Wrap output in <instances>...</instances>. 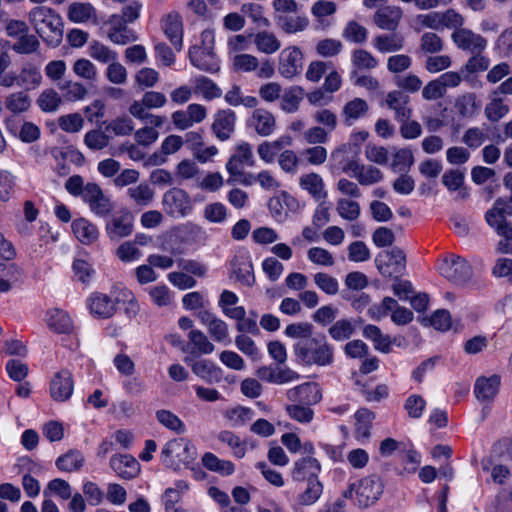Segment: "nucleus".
I'll return each instance as SVG.
<instances>
[{"label":"nucleus","mask_w":512,"mask_h":512,"mask_svg":"<svg viewBox=\"0 0 512 512\" xmlns=\"http://www.w3.org/2000/svg\"><path fill=\"white\" fill-rule=\"evenodd\" d=\"M188 57L190 63L201 71L216 73L220 70L219 60L214 49H201L198 42H194L189 48Z\"/></svg>","instance_id":"2eb2a0df"},{"label":"nucleus","mask_w":512,"mask_h":512,"mask_svg":"<svg viewBox=\"0 0 512 512\" xmlns=\"http://www.w3.org/2000/svg\"><path fill=\"white\" fill-rule=\"evenodd\" d=\"M129 199L138 207L149 206L155 197L154 190L149 184L142 182L138 185L131 186L126 191Z\"/></svg>","instance_id":"37998d69"},{"label":"nucleus","mask_w":512,"mask_h":512,"mask_svg":"<svg viewBox=\"0 0 512 512\" xmlns=\"http://www.w3.org/2000/svg\"><path fill=\"white\" fill-rule=\"evenodd\" d=\"M84 456L76 450H70L56 460V466L63 472H74L84 464Z\"/></svg>","instance_id":"5fc2aeb1"},{"label":"nucleus","mask_w":512,"mask_h":512,"mask_svg":"<svg viewBox=\"0 0 512 512\" xmlns=\"http://www.w3.org/2000/svg\"><path fill=\"white\" fill-rule=\"evenodd\" d=\"M321 391L319 385L314 382H307L295 386L287 391V398L291 402L313 405L321 400Z\"/></svg>","instance_id":"5701e85b"},{"label":"nucleus","mask_w":512,"mask_h":512,"mask_svg":"<svg viewBox=\"0 0 512 512\" xmlns=\"http://www.w3.org/2000/svg\"><path fill=\"white\" fill-rule=\"evenodd\" d=\"M162 30L175 50L180 52L183 49V23L181 16L172 12L163 17L161 22Z\"/></svg>","instance_id":"b1692460"},{"label":"nucleus","mask_w":512,"mask_h":512,"mask_svg":"<svg viewBox=\"0 0 512 512\" xmlns=\"http://www.w3.org/2000/svg\"><path fill=\"white\" fill-rule=\"evenodd\" d=\"M438 272L447 280L456 284L468 281L472 276L469 263L455 254L445 255L437 264Z\"/></svg>","instance_id":"423d86ee"},{"label":"nucleus","mask_w":512,"mask_h":512,"mask_svg":"<svg viewBox=\"0 0 512 512\" xmlns=\"http://www.w3.org/2000/svg\"><path fill=\"white\" fill-rule=\"evenodd\" d=\"M111 469L123 479H133L140 473L139 462L131 455L117 454L110 459Z\"/></svg>","instance_id":"a878e982"},{"label":"nucleus","mask_w":512,"mask_h":512,"mask_svg":"<svg viewBox=\"0 0 512 512\" xmlns=\"http://www.w3.org/2000/svg\"><path fill=\"white\" fill-rule=\"evenodd\" d=\"M233 273L239 282L244 285L251 286L254 281L253 264L250 255L245 252L236 255L232 261Z\"/></svg>","instance_id":"72a5a7b5"},{"label":"nucleus","mask_w":512,"mask_h":512,"mask_svg":"<svg viewBox=\"0 0 512 512\" xmlns=\"http://www.w3.org/2000/svg\"><path fill=\"white\" fill-rule=\"evenodd\" d=\"M162 204L166 213L176 218L185 217L192 210L190 196L179 188H172L165 192Z\"/></svg>","instance_id":"1a4fd4ad"},{"label":"nucleus","mask_w":512,"mask_h":512,"mask_svg":"<svg viewBox=\"0 0 512 512\" xmlns=\"http://www.w3.org/2000/svg\"><path fill=\"white\" fill-rule=\"evenodd\" d=\"M108 39L117 45H126L137 40V35L127 27V22L118 14L112 15L108 20Z\"/></svg>","instance_id":"aec40b11"},{"label":"nucleus","mask_w":512,"mask_h":512,"mask_svg":"<svg viewBox=\"0 0 512 512\" xmlns=\"http://www.w3.org/2000/svg\"><path fill=\"white\" fill-rule=\"evenodd\" d=\"M246 125L261 137H269L277 129L275 115L265 108L255 107L247 118Z\"/></svg>","instance_id":"f8f14e48"},{"label":"nucleus","mask_w":512,"mask_h":512,"mask_svg":"<svg viewBox=\"0 0 512 512\" xmlns=\"http://www.w3.org/2000/svg\"><path fill=\"white\" fill-rule=\"evenodd\" d=\"M196 457L194 445L185 438H175L167 441L161 449V462L168 468L179 470L188 466Z\"/></svg>","instance_id":"7ed1b4c3"},{"label":"nucleus","mask_w":512,"mask_h":512,"mask_svg":"<svg viewBox=\"0 0 512 512\" xmlns=\"http://www.w3.org/2000/svg\"><path fill=\"white\" fill-rule=\"evenodd\" d=\"M88 54L95 61L108 64L118 59V53L100 41L93 40L89 43Z\"/></svg>","instance_id":"8fccbe9b"},{"label":"nucleus","mask_w":512,"mask_h":512,"mask_svg":"<svg viewBox=\"0 0 512 512\" xmlns=\"http://www.w3.org/2000/svg\"><path fill=\"white\" fill-rule=\"evenodd\" d=\"M37 104L43 112H55L62 104V97L56 90L48 88L41 92Z\"/></svg>","instance_id":"13d9d810"},{"label":"nucleus","mask_w":512,"mask_h":512,"mask_svg":"<svg viewBox=\"0 0 512 512\" xmlns=\"http://www.w3.org/2000/svg\"><path fill=\"white\" fill-rule=\"evenodd\" d=\"M83 200L97 216H105L113 209V204L102 189L95 183H88L83 189Z\"/></svg>","instance_id":"4468645a"},{"label":"nucleus","mask_w":512,"mask_h":512,"mask_svg":"<svg viewBox=\"0 0 512 512\" xmlns=\"http://www.w3.org/2000/svg\"><path fill=\"white\" fill-rule=\"evenodd\" d=\"M324 486L320 480L304 482V488L297 494L293 509L298 511L302 507L316 504L323 494Z\"/></svg>","instance_id":"bb28decb"},{"label":"nucleus","mask_w":512,"mask_h":512,"mask_svg":"<svg viewBox=\"0 0 512 512\" xmlns=\"http://www.w3.org/2000/svg\"><path fill=\"white\" fill-rule=\"evenodd\" d=\"M166 96L157 91H148L143 94L140 100H134L130 107L129 113L136 119L146 121L154 127H162L166 122V117L149 113V109H159L166 105Z\"/></svg>","instance_id":"20e7f679"},{"label":"nucleus","mask_w":512,"mask_h":512,"mask_svg":"<svg viewBox=\"0 0 512 512\" xmlns=\"http://www.w3.org/2000/svg\"><path fill=\"white\" fill-rule=\"evenodd\" d=\"M355 70H372L378 66V60L367 50L356 49L351 54Z\"/></svg>","instance_id":"69168bd1"},{"label":"nucleus","mask_w":512,"mask_h":512,"mask_svg":"<svg viewBox=\"0 0 512 512\" xmlns=\"http://www.w3.org/2000/svg\"><path fill=\"white\" fill-rule=\"evenodd\" d=\"M42 82V75L39 67L27 64L25 65L18 75V85L26 88L27 90L36 89Z\"/></svg>","instance_id":"3c124183"},{"label":"nucleus","mask_w":512,"mask_h":512,"mask_svg":"<svg viewBox=\"0 0 512 512\" xmlns=\"http://www.w3.org/2000/svg\"><path fill=\"white\" fill-rule=\"evenodd\" d=\"M194 93L204 100L211 101L222 96L221 88L210 78L197 76L192 80Z\"/></svg>","instance_id":"a19ab883"},{"label":"nucleus","mask_w":512,"mask_h":512,"mask_svg":"<svg viewBox=\"0 0 512 512\" xmlns=\"http://www.w3.org/2000/svg\"><path fill=\"white\" fill-rule=\"evenodd\" d=\"M294 354L301 363L309 366H329L334 361L333 346L324 335L299 340L294 345Z\"/></svg>","instance_id":"f03ea898"},{"label":"nucleus","mask_w":512,"mask_h":512,"mask_svg":"<svg viewBox=\"0 0 512 512\" xmlns=\"http://www.w3.org/2000/svg\"><path fill=\"white\" fill-rule=\"evenodd\" d=\"M91 315L99 319L111 318L117 311V303L112 294L92 293L86 300Z\"/></svg>","instance_id":"dca6fc26"},{"label":"nucleus","mask_w":512,"mask_h":512,"mask_svg":"<svg viewBox=\"0 0 512 512\" xmlns=\"http://www.w3.org/2000/svg\"><path fill=\"white\" fill-rule=\"evenodd\" d=\"M28 20L39 37L49 46L56 47L63 37V21L52 8L36 6L28 13Z\"/></svg>","instance_id":"f257e3e1"},{"label":"nucleus","mask_w":512,"mask_h":512,"mask_svg":"<svg viewBox=\"0 0 512 512\" xmlns=\"http://www.w3.org/2000/svg\"><path fill=\"white\" fill-rule=\"evenodd\" d=\"M252 42L258 52L272 55L278 52L281 48L280 39L271 31L262 30L255 33L252 37Z\"/></svg>","instance_id":"e433bc0d"},{"label":"nucleus","mask_w":512,"mask_h":512,"mask_svg":"<svg viewBox=\"0 0 512 512\" xmlns=\"http://www.w3.org/2000/svg\"><path fill=\"white\" fill-rule=\"evenodd\" d=\"M414 163V155L411 149L402 148L393 156L391 168L395 173H406Z\"/></svg>","instance_id":"774afa93"},{"label":"nucleus","mask_w":512,"mask_h":512,"mask_svg":"<svg viewBox=\"0 0 512 512\" xmlns=\"http://www.w3.org/2000/svg\"><path fill=\"white\" fill-rule=\"evenodd\" d=\"M402 16V9L398 6L391 5L378 9L373 16V20L380 29L394 31L397 29Z\"/></svg>","instance_id":"c85d7f7f"},{"label":"nucleus","mask_w":512,"mask_h":512,"mask_svg":"<svg viewBox=\"0 0 512 512\" xmlns=\"http://www.w3.org/2000/svg\"><path fill=\"white\" fill-rule=\"evenodd\" d=\"M133 229L134 218L129 211H120L114 214L105 226L106 235L112 241H119L130 236Z\"/></svg>","instance_id":"ddd939ff"},{"label":"nucleus","mask_w":512,"mask_h":512,"mask_svg":"<svg viewBox=\"0 0 512 512\" xmlns=\"http://www.w3.org/2000/svg\"><path fill=\"white\" fill-rule=\"evenodd\" d=\"M72 231L76 239L83 245L94 244L100 236L98 227L85 218H77L72 222Z\"/></svg>","instance_id":"7c9ffc66"},{"label":"nucleus","mask_w":512,"mask_h":512,"mask_svg":"<svg viewBox=\"0 0 512 512\" xmlns=\"http://www.w3.org/2000/svg\"><path fill=\"white\" fill-rule=\"evenodd\" d=\"M225 101L231 106L243 105L247 108H255L258 105V100L254 96L243 95L239 86H232L225 94Z\"/></svg>","instance_id":"6e6d98bb"},{"label":"nucleus","mask_w":512,"mask_h":512,"mask_svg":"<svg viewBox=\"0 0 512 512\" xmlns=\"http://www.w3.org/2000/svg\"><path fill=\"white\" fill-rule=\"evenodd\" d=\"M68 18L74 23L96 19V10L90 3H72L68 8Z\"/></svg>","instance_id":"864d4df0"},{"label":"nucleus","mask_w":512,"mask_h":512,"mask_svg":"<svg viewBox=\"0 0 512 512\" xmlns=\"http://www.w3.org/2000/svg\"><path fill=\"white\" fill-rule=\"evenodd\" d=\"M193 373L203 381L214 384L219 383L223 377V370L214 362L200 359L191 366Z\"/></svg>","instance_id":"473e14b6"},{"label":"nucleus","mask_w":512,"mask_h":512,"mask_svg":"<svg viewBox=\"0 0 512 512\" xmlns=\"http://www.w3.org/2000/svg\"><path fill=\"white\" fill-rule=\"evenodd\" d=\"M74 391V382L72 374L68 370H60L57 372L50 382V395L58 402L68 400Z\"/></svg>","instance_id":"4be33fe9"},{"label":"nucleus","mask_w":512,"mask_h":512,"mask_svg":"<svg viewBox=\"0 0 512 512\" xmlns=\"http://www.w3.org/2000/svg\"><path fill=\"white\" fill-rule=\"evenodd\" d=\"M354 418V436L356 440L360 442L367 440L371 435V426L375 418L374 413L367 408H361L355 413Z\"/></svg>","instance_id":"ea45409f"},{"label":"nucleus","mask_w":512,"mask_h":512,"mask_svg":"<svg viewBox=\"0 0 512 512\" xmlns=\"http://www.w3.org/2000/svg\"><path fill=\"white\" fill-rule=\"evenodd\" d=\"M509 112V106L504 102L501 97L493 93L489 103L485 107V115L488 120L497 122Z\"/></svg>","instance_id":"e2e57ef3"},{"label":"nucleus","mask_w":512,"mask_h":512,"mask_svg":"<svg viewBox=\"0 0 512 512\" xmlns=\"http://www.w3.org/2000/svg\"><path fill=\"white\" fill-rule=\"evenodd\" d=\"M239 301L238 296L229 290H224L218 302L223 314L228 318H242L245 313L243 306H234Z\"/></svg>","instance_id":"c03bdc74"},{"label":"nucleus","mask_w":512,"mask_h":512,"mask_svg":"<svg viewBox=\"0 0 512 512\" xmlns=\"http://www.w3.org/2000/svg\"><path fill=\"white\" fill-rule=\"evenodd\" d=\"M277 25L287 34H296L304 31L309 21L306 17L302 16H281L276 18Z\"/></svg>","instance_id":"bf43d9fd"},{"label":"nucleus","mask_w":512,"mask_h":512,"mask_svg":"<svg viewBox=\"0 0 512 512\" xmlns=\"http://www.w3.org/2000/svg\"><path fill=\"white\" fill-rule=\"evenodd\" d=\"M73 73L80 79L88 82H96L99 72L96 65L87 58H79L72 65Z\"/></svg>","instance_id":"603ef678"},{"label":"nucleus","mask_w":512,"mask_h":512,"mask_svg":"<svg viewBox=\"0 0 512 512\" xmlns=\"http://www.w3.org/2000/svg\"><path fill=\"white\" fill-rule=\"evenodd\" d=\"M196 316L215 342L226 345L231 343L229 326L224 320L209 309L198 311Z\"/></svg>","instance_id":"9d476101"},{"label":"nucleus","mask_w":512,"mask_h":512,"mask_svg":"<svg viewBox=\"0 0 512 512\" xmlns=\"http://www.w3.org/2000/svg\"><path fill=\"white\" fill-rule=\"evenodd\" d=\"M268 208L273 219L278 223H283L288 219L290 213L300 211L302 205L294 196L283 191L269 200Z\"/></svg>","instance_id":"9b49d317"},{"label":"nucleus","mask_w":512,"mask_h":512,"mask_svg":"<svg viewBox=\"0 0 512 512\" xmlns=\"http://www.w3.org/2000/svg\"><path fill=\"white\" fill-rule=\"evenodd\" d=\"M293 144V138L283 134L272 141H263L257 146L259 158L266 164H272L278 159L280 153Z\"/></svg>","instance_id":"6ab92c4d"},{"label":"nucleus","mask_w":512,"mask_h":512,"mask_svg":"<svg viewBox=\"0 0 512 512\" xmlns=\"http://www.w3.org/2000/svg\"><path fill=\"white\" fill-rule=\"evenodd\" d=\"M386 104L395 113V119L409 120L412 116V109L408 106L410 99L400 90L390 91L386 96Z\"/></svg>","instance_id":"c756f323"},{"label":"nucleus","mask_w":512,"mask_h":512,"mask_svg":"<svg viewBox=\"0 0 512 512\" xmlns=\"http://www.w3.org/2000/svg\"><path fill=\"white\" fill-rule=\"evenodd\" d=\"M20 277L21 270L16 264L0 261V292H8Z\"/></svg>","instance_id":"de8ad7c7"},{"label":"nucleus","mask_w":512,"mask_h":512,"mask_svg":"<svg viewBox=\"0 0 512 512\" xmlns=\"http://www.w3.org/2000/svg\"><path fill=\"white\" fill-rule=\"evenodd\" d=\"M201 462L206 469L218 473L221 476L232 475L235 471V466L231 461L220 459L211 452L204 453Z\"/></svg>","instance_id":"79ce46f5"},{"label":"nucleus","mask_w":512,"mask_h":512,"mask_svg":"<svg viewBox=\"0 0 512 512\" xmlns=\"http://www.w3.org/2000/svg\"><path fill=\"white\" fill-rule=\"evenodd\" d=\"M376 267L384 277H399L406 269V257L399 248L379 253L375 258Z\"/></svg>","instance_id":"6e6552de"},{"label":"nucleus","mask_w":512,"mask_h":512,"mask_svg":"<svg viewBox=\"0 0 512 512\" xmlns=\"http://www.w3.org/2000/svg\"><path fill=\"white\" fill-rule=\"evenodd\" d=\"M372 46L380 53H393L403 49L404 41L395 34H382L373 38Z\"/></svg>","instance_id":"49530a36"},{"label":"nucleus","mask_w":512,"mask_h":512,"mask_svg":"<svg viewBox=\"0 0 512 512\" xmlns=\"http://www.w3.org/2000/svg\"><path fill=\"white\" fill-rule=\"evenodd\" d=\"M443 185L450 192H457L460 198H465L467 192L463 188L464 174L458 170H448L442 177Z\"/></svg>","instance_id":"052dcab7"},{"label":"nucleus","mask_w":512,"mask_h":512,"mask_svg":"<svg viewBox=\"0 0 512 512\" xmlns=\"http://www.w3.org/2000/svg\"><path fill=\"white\" fill-rule=\"evenodd\" d=\"M355 324L352 319L342 318L335 321L328 329L329 336L337 342L350 339L355 333Z\"/></svg>","instance_id":"09e8293b"},{"label":"nucleus","mask_w":512,"mask_h":512,"mask_svg":"<svg viewBox=\"0 0 512 512\" xmlns=\"http://www.w3.org/2000/svg\"><path fill=\"white\" fill-rule=\"evenodd\" d=\"M105 77L114 85H125L128 80V72L125 66L117 59L107 64Z\"/></svg>","instance_id":"338daca9"},{"label":"nucleus","mask_w":512,"mask_h":512,"mask_svg":"<svg viewBox=\"0 0 512 512\" xmlns=\"http://www.w3.org/2000/svg\"><path fill=\"white\" fill-rule=\"evenodd\" d=\"M304 55L302 50L289 45L283 48L277 57V69L281 77L293 79L300 75L303 70Z\"/></svg>","instance_id":"0eeeda50"},{"label":"nucleus","mask_w":512,"mask_h":512,"mask_svg":"<svg viewBox=\"0 0 512 512\" xmlns=\"http://www.w3.org/2000/svg\"><path fill=\"white\" fill-rule=\"evenodd\" d=\"M46 323L50 330L55 333H70L73 329V321L69 314L59 308H52L47 311Z\"/></svg>","instance_id":"f704fd0d"},{"label":"nucleus","mask_w":512,"mask_h":512,"mask_svg":"<svg viewBox=\"0 0 512 512\" xmlns=\"http://www.w3.org/2000/svg\"><path fill=\"white\" fill-rule=\"evenodd\" d=\"M156 419L162 426L177 434H184L186 432V426L184 422L176 414L169 410H158L156 412Z\"/></svg>","instance_id":"4d7b16f0"},{"label":"nucleus","mask_w":512,"mask_h":512,"mask_svg":"<svg viewBox=\"0 0 512 512\" xmlns=\"http://www.w3.org/2000/svg\"><path fill=\"white\" fill-rule=\"evenodd\" d=\"M250 178L251 180L245 181L244 184L251 185L257 183L266 191H275L281 186L280 181L270 170H262L257 174L251 175Z\"/></svg>","instance_id":"680f3d73"},{"label":"nucleus","mask_w":512,"mask_h":512,"mask_svg":"<svg viewBox=\"0 0 512 512\" xmlns=\"http://www.w3.org/2000/svg\"><path fill=\"white\" fill-rule=\"evenodd\" d=\"M512 216V204L507 198H498L493 206L486 211L485 220L496 233L511 227L506 217Z\"/></svg>","instance_id":"f3484780"},{"label":"nucleus","mask_w":512,"mask_h":512,"mask_svg":"<svg viewBox=\"0 0 512 512\" xmlns=\"http://www.w3.org/2000/svg\"><path fill=\"white\" fill-rule=\"evenodd\" d=\"M112 297H114L117 306L124 305L125 313L129 317H135L140 311L139 303L132 291L121 285H115L111 289Z\"/></svg>","instance_id":"4c0bfd02"},{"label":"nucleus","mask_w":512,"mask_h":512,"mask_svg":"<svg viewBox=\"0 0 512 512\" xmlns=\"http://www.w3.org/2000/svg\"><path fill=\"white\" fill-rule=\"evenodd\" d=\"M336 210L341 218L348 221L356 220L361 214L359 203L346 197L337 200Z\"/></svg>","instance_id":"0e129e2a"},{"label":"nucleus","mask_w":512,"mask_h":512,"mask_svg":"<svg viewBox=\"0 0 512 512\" xmlns=\"http://www.w3.org/2000/svg\"><path fill=\"white\" fill-rule=\"evenodd\" d=\"M383 482L377 475H369L352 483L344 493L360 508H366L376 503L383 493Z\"/></svg>","instance_id":"39448f33"},{"label":"nucleus","mask_w":512,"mask_h":512,"mask_svg":"<svg viewBox=\"0 0 512 512\" xmlns=\"http://www.w3.org/2000/svg\"><path fill=\"white\" fill-rule=\"evenodd\" d=\"M304 98V89L294 85L287 88L281 95L280 107L285 113H295L300 107V103Z\"/></svg>","instance_id":"a18cd8bd"},{"label":"nucleus","mask_w":512,"mask_h":512,"mask_svg":"<svg viewBox=\"0 0 512 512\" xmlns=\"http://www.w3.org/2000/svg\"><path fill=\"white\" fill-rule=\"evenodd\" d=\"M500 376L491 375L477 378L474 386V394L481 402L491 401L497 395L500 386Z\"/></svg>","instance_id":"2f4dec72"},{"label":"nucleus","mask_w":512,"mask_h":512,"mask_svg":"<svg viewBox=\"0 0 512 512\" xmlns=\"http://www.w3.org/2000/svg\"><path fill=\"white\" fill-rule=\"evenodd\" d=\"M299 186L317 201H325L328 197L324 180L318 173L310 172L301 175L299 177Z\"/></svg>","instance_id":"cd10ccee"},{"label":"nucleus","mask_w":512,"mask_h":512,"mask_svg":"<svg viewBox=\"0 0 512 512\" xmlns=\"http://www.w3.org/2000/svg\"><path fill=\"white\" fill-rule=\"evenodd\" d=\"M362 335L371 341L375 350L381 353H389L392 350V339L389 335L384 334L381 329L373 324H367L363 327Z\"/></svg>","instance_id":"c9c22d12"},{"label":"nucleus","mask_w":512,"mask_h":512,"mask_svg":"<svg viewBox=\"0 0 512 512\" xmlns=\"http://www.w3.org/2000/svg\"><path fill=\"white\" fill-rule=\"evenodd\" d=\"M452 40L458 48L470 52H482L487 47L486 39L469 29L455 30L452 34Z\"/></svg>","instance_id":"393cba45"},{"label":"nucleus","mask_w":512,"mask_h":512,"mask_svg":"<svg viewBox=\"0 0 512 512\" xmlns=\"http://www.w3.org/2000/svg\"><path fill=\"white\" fill-rule=\"evenodd\" d=\"M236 114L231 109L218 110L213 115L212 132L215 137L224 142L229 140L235 132Z\"/></svg>","instance_id":"a211bd4d"},{"label":"nucleus","mask_w":512,"mask_h":512,"mask_svg":"<svg viewBox=\"0 0 512 512\" xmlns=\"http://www.w3.org/2000/svg\"><path fill=\"white\" fill-rule=\"evenodd\" d=\"M320 462L311 456L303 457L297 460L291 470V477L294 481L308 482L319 480L321 473Z\"/></svg>","instance_id":"412c9836"},{"label":"nucleus","mask_w":512,"mask_h":512,"mask_svg":"<svg viewBox=\"0 0 512 512\" xmlns=\"http://www.w3.org/2000/svg\"><path fill=\"white\" fill-rule=\"evenodd\" d=\"M369 111V105L362 98H354L348 101L342 110L344 123L348 126L353 125L356 121L364 118Z\"/></svg>","instance_id":"58836bf2"}]
</instances>
